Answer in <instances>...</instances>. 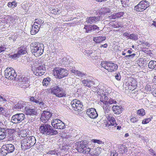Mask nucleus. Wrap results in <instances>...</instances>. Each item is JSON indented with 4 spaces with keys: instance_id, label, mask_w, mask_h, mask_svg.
Here are the masks:
<instances>
[{
    "instance_id": "f257e3e1",
    "label": "nucleus",
    "mask_w": 156,
    "mask_h": 156,
    "mask_svg": "<svg viewBox=\"0 0 156 156\" xmlns=\"http://www.w3.org/2000/svg\"><path fill=\"white\" fill-rule=\"evenodd\" d=\"M39 129L41 133L46 136L55 135L58 133L57 131L48 124H41L40 126Z\"/></svg>"
},
{
    "instance_id": "f03ea898",
    "label": "nucleus",
    "mask_w": 156,
    "mask_h": 156,
    "mask_svg": "<svg viewBox=\"0 0 156 156\" xmlns=\"http://www.w3.org/2000/svg\"><path fill=\"white\" fill-rule=\"evenodd\" d=\"M36 143V140L34 136H28L21 141V148L23 151L29 149Z\"/></svg>"
},
{
    "instance_id": "7ed1b4c3",
    "label": "nucleus",
    "mask_w": 156,
    "mask_h": 156,
    "mask_svg": "<svg viewBox=\"0 0 156 156\" xmlns=\"http://www.w3.org/2000/svg\"><path fill=\"white\" fill-rule=\"evenodd\" d=\"M31 53L36 56L41 55L44 51L43 44L39 42H33L30 45Z\"/></svg>"
},
{
    "instance_id": "20e7f679",
    "label": "nucleus",
    "mask_w": 156,
    "mask_h": 156,
    "mask_svg": "<svg viewBox=\"0 0 156 156\" xmlns=\"http://www.w3.org/2000/svg\"><path fill=\"white\" fill-rule=\"evenodd\" d=\"M68 74V71L67 70L60 67H55L53 70V74L59 79L67 76Z\"/></svg>"
},
{
    "instance_id": "39448f33",
    "label": "nucleus",
    "mask_w": 156,
    "mask_h": 156,
    "mask_svg": "<svg viewBox=\"0 0 156 156\" xmlns=\"http://www.w3.org/2000/svg\"><path fill=\"white\" fill-rule=\"evenodd\" d=\"M101 65L102 67L107 70L109 72H110L116 71L118 68L117 65L112 62H101Z\"/></svg>"
},
{
    "instance_id": "423d86ee",
    "label": "nucleus",
    "mask_w": 156,
    "mask_h": 156,
    "mask_svg": "<svg viewBox=\"0 0 156 156\" xmlns=\"http://www.w3.org/2000/svg\"><path fill=\"white\" fill-rule=\"evenodd\" d=\"M51 92L56 97L61 98L65 97L66 94L65 91L62 88L58 86L53 85L51 88Z\"/></svg>"
},
{
    "instance_id": "0eeeda50",
    "label": "nucleus",
    "mask_w": 156,
    "mask_h": 156,
    "mask_svg": "<svg viewBox=\"0 0 156 156\" xmlns=\"http://www.w3.org/2000/svg\"><path fill=\"white\" fill-rule=\"evenodd\" d=\"M108 121L106 124H105V126L108 128H116L117 129L119 130L121 128L120 126H117V124L116 123L115 118L112 115H108L107 117Z\"/></svg>"
},
{
    "instance_id": "6e6552de",
    "label": "nucleus",
    "mask_w": 156,
    "mask_h": 156,
    "mask_svg": "<svg viewBox=\"0 0 156 156\" xmlns=\"http://www.w3.org/2000/svg\"><path fill=\"white\" fill-rule=\"evenodd\" d=\"M15 150L14 145L12 144H6L2 146L0 152L3 156H6L8 153L12 152Z\"/></svg>"
},
{
    "instance_id": "1a4fd4ad",
    "label": "nucleus",
    "mask_w": 156,
    "mask_h": 156,
    "mask_svg": "<svg viewBox=\"0 0 156 156\" xmlns=\"http://www.w3.org/2000/svg\"><path fill=\"white\" fill-rule=\"evenodd\" d=\"M150 6L149 2L146 0L141 1L134 8V10L137 12H142Z\"/></svg>"
},
{
    "instance_id": "9d476101",
    "label": "nucleus",
    "mask_w": 156,
    "mask_h": 156,
    "mask_svg": "<svg viewBox=\"0 0 156 156\" xmlns=\"http://www.w3.org/2000/svg\"><path fill=\"white\" fill-rule=\"evenodd\" d=\"M5 77L9 80H15L17 76L15 70L12 68H7L5 70Z\"/></svg>"
},
{
    "instance_id": "9b49d317",
    "label": "nucleus",
    "mask_w": 156,
    "mask_h": 156,
    "mask_svg": "<svg viewBox=\"0 0 156 156\" xmlns=\"http://www.w3.org/2000/svg\"><path fill=\"white\" fill-rule=\"evenodd\" d=\"M45 67L44 64L32 68V70L34 74L37 76H41L45 72Z\"/></svg>"
},
{
    "instance_id": "f8f14e48",
    "label": "nucleus",
    "mask_w": 156,
    "mask_h": 156,
    "mask_svg": "<svg viewBox=\"0 0 156 156\" xmlns=\"http://www.w3.org/2000/svg\"><path fill=\"white\" fill-rule=\"evenodd\" d=\"M25 118L24 114L17 113L12 116L11 122L14 124L19 123L22 122Z\"/></svg>"
},
{
    "instance_id": "ddd939ff",
    "label": "nucleus",
    "mask_w": 156,
    "mask_h": 156,
    "mask_svg": "<svg viewBox=\"0 0 156 156\" xmlns=\"http://www.w3.org/2000/svg\"><path fill=\"white\" fill-rule=\"evenodd\" d=\"M51 125L55 129H63L65 127V124L61 120L54 119L51 121Z\"/></svg>"
},
{
    "instance_id": "4468645a",
    "label": "nucleus",
    "mask_w": 156,
    "mask_h": 156,
    "mask_svg": "<svg viewBox=\"0 0 156 156\" xmlns=\"http://www.w3.org/2000/svg\"><path fill=\"white\" fill-rule=\"evenodd\" d=\"M71 104L73 108L75 111L78 112L81 110L83 106L82 103L76 99H74L71 101Z\"/></svg>"
},
{
    "instance_id": "2eb2a0df",
    "label": "nucleus",
    "mask_w": 156,
    "mask_h": 156,
    "mask_svg": "<svg viewBox=\"0 0 156 156\" xmlns=\"http://www.w3.org/2000/svg\"><path fill=\"white\" fill-rule=\"evenodd\" d=\"M30 77L27 76H22L19 78V81L21 82V83L23 84L22 87L24 88L29 87L30 86Z\"/></svg>"
},
{
    "instance_id": "dca6fc26",
    "label": "nucleus",
    "mask_w": 156,
    "mask_h": 156,
    "mask_svg": "<svg viewBox=\"0 0 156 156\" xmlns=\"http://www.w3.org/2000/svg\"><path fill=\"white\" fill-rule=\"evenodd\" d=\"M52 114L49 111H43L40 118L41 121L44 123L46 122L52 116Z\"/></svg>"
},
{
    "instance_id": "f3484780",
    "label": "nucleus",
    "mask_w": 156,
    "mask_h": 156,
    "mask_svg": "<svg viewBox=\"0 0 156 156\" xmlns=\"http://www.w3.org/2000/svg\"><path fill=\"white\" fill-rule=\"evenodd\" d=\"M86 114L90 118L92 119L96 118L98 115L96 109L93 108L88 109L86 112Z\"/></svg>"
},
{
    "instance_id": "a211bd4d",
    "label": "nucleus",
    "mask_w": 156,
    "mask_h": 156,
    "mask_svg": "<svg viewBox=\"0 0 156 156\" xmlns=\"http://www.w3.org/2000/svg\"><path fill=\"white\" fill-rule=\"evenodd\" d=\"M84 29H85V32L86 33H90L94 30H96V32L100 30L99 27L95 25H85Z\"/></svg>"
},
{
    "instance_id": "6ab92c4d",
    "label": "nucleus",
    "mask_w": 156,
    "mask_h": 156,
    "mask_svg": "<svg viewBox=\"0 0 156 156\" xmlns=\"http://www.w3.org/2000/svg\"><path fill=\"white\" fill-rule=\"evenodd\" d=\"M25 113L27 115L31 116H35L37 115V112L36 109L31 108L29 107H25Z\"/></svg>"
},
{
    "instance_id": "aec40b11",
    "label": "nucleus",
    "mask_w": 156,
    "mask_h": 156,
    "mask_svg": "<svg viewBox=\"0 0 156 156\" xmlns=\"http://www.w3.org/2000/svg\"><path fill=\"white\" fill-rule=\"evenodd\" d=\"M100 19V16H91L87 17L86 19V22L87 24L95 23L99 21Z\"/></svg>"
},
{
    "instance_id": "412c9836",
    "label": "nucleus",
    "mask_w": 156,
    "mask_h": 156,
    "mask_svg": "<svg viewBox=\"0 0 156 156\" xmlns=\"http://www.w3.org/2000/svg\"><path fill=\"white\" fill-rule=\"evenodd\" d=\"M112 109L115 114L119 115L122 112L123 108L121 105H115L112 106Z\"/></svg>"
},
{
    "instance_id": "4be33fe9",
    "label": "nucleus",
    "mask_w": 156,
    "mask_h": 156,
    "mask_svg": "<svg viewBox=\"0 0 156 156\" xmlns=\"http://www.w3.org/2000/svg\"><path fill=\"white\" fill-rule=\"evenodd\" d=\"M84 86L90 87L93 85L94 84V82L92 80L84 79L81 81Z\"/></svg>"
},
{
    "instance_id": "5701e85b",
    "label": "nucleus",
    "mask_w": 156,
    "mask_h": 156,
    "mask_svg": "<svg viewBox=\"0 0 156 156\" xmlns=\"http://www.w3.org/2000/svg\"><path fill=\"white\" fill-rule=\"evenodd\" d=\"M26 105V102L22 101H20L16 104H14L13 108V110L21 109Z\"/></svg>"
},
{
    "instance_id": "b1692460",
    "label": "nucleus",
    "mask_w": 156,
    "mask_h": 156,
    "mask_svg": "<svg viewBox=\"0 0 156 156\" xmlns=\"http://www.w3.org/2000/svg\"><path fill=\"white\" fill-rule=\"evenodd\" d=\"M85 142L83 141L79 142L77 144V150L78 152L80 153H83L84 151H83V147L85 146Z\"/></svg>"
},
{
    "instance_id": "393cba45",
    "label": "nucleus",
    "mask_w": 156,
    "mask_h": 156,
    "mask_svg": "<svg viewBox=\"0 0 156 156\" xmlns=\"http://www.w3.org/2000/svg\"><path fill=\"white\" fill-rule=\"evenodd\" d=\"M27 47L25 46H22L18 48L17 53L20 55L26 54L27 53Z\"/></svg>"
},
{
    "instance_id": "a878e982",
    "label": "nucleus",
    "mask_w": 156,
    "mask_h": 156,
    "mask_svg": "<svg viewBox=\"0 0 156 156\" xmlns=\"http://www.w3.org/2000/svg\"><path fill=\"white\" fill-rule=\"evenodd\" d=\"M129 82V87L133 90L135 89L137 85L136 80L133 78H131L130 79Z\"/></svg>"
},
{
    "instance_id": "bb28decb",
    "label": "nucleus",
    "mask_w": 156,
    "mask_h": 156,
    "mask_svg": "<svg viewBox=\"0 0 156 156\" xmlns=\"http://www.w3.org/2000/svg\"><path fill=\"white\" fill-rule=\"evenodd\" d=\"M40 27L39 26L34 24L32 26V28L30 31V33L32 35H34L37 33L39 30Z\"/></svg>"
},
{
    "instance_id": "cd10ccee",
    "label": "nucleus",
    "mask_w": 156,
    "mask_h": 156,
    "mask_svg": "<svg viewBox=\"0 0 156 156\" xmlns=\"http://www.w3.org/2000/svg\"><path fill=\"white\" fill-rule=\"evenodd\" d=\"M105 39L106 37L105 36H100L93 37V40L96 43H100L105 41Z\"/></svg>"
},
{
    "instance_id": "c85d7f7f",
    "label": "nucleus",
    "mask_w": 156,
    "mask_h": 156,
    "mask_svg": "<svg viewBox=\"0 0 156 156\" xmlns=\"http://www.w3.org/2000/svg\"><path fill=\"white\" fill-rule=\"evenodd\" d=\"M7 133L6 129L0 127V140L4 139L6 136Z\"/></svg>"
},
{
    "instance_id": "c756f323",
    "label": "nucleus",
    "mask_w": 156,
    "mask_h": 156,
    "mask_svg": "<svg viewBox=\"0 0 156 156\" xmlns=\"http://www.w3.org/2000/svg\"><path fill=\"white\" fill-rule=\"evenodd\" d=\"M124 14V12H120L114 13L111 16L109 17L110 19H115L119 18L123 16Z\"/></svg>"
},
{
    "instance_id": "7c9ffc66",
    "label": "nucleus",
    "mask_w": 156,
    "mask_h": 156,
    "mask_svg": "<svg viewBox=\"0 0 156 156\" xmlns=\"http://www.w3.org/2000/svg\"><path fill=\"white\" fill-rule=\"evenodd\" d=\"M118 148V152L119 153L123 154L127 151V148L124 145L120 144Z\"/></svg>"
},
{
    "instance_id": "2f4dec72",
    "label": "nucleus",
    "mask_w": 156,
    "mask_h": 156,
    "mask_svg": "<svg viewBox=\"0 0 156 156\" xmlns=\"http://www.w3.org/2000/svg\"><path fill=\"white\" fill-rule=\"evenodd\" d=\"M71 72L74 73L75 75L79 76L80 77H83L87 75L85 73H82L80 71L75 70V69H72Z\"/></svg>"
},
{
    "instance_id": "473e14b6",
    "label": "nucleus",
    "mask_w": 156,
    "mask_h": 156,
    "mask_svg": "<svg viewBox=\"0 0 156 156\" xmlns=\"http://www.w3.org/2000/svg\"><path fill=\"white\" fill-rule=\"evenodd\" d=\"M105 104H103V108L104 110L105 113H108L111 109L112 106L105 102H104Z\"/></svg>"
},
{
    "instance_id": "72a5a7b5",
    "label": "nucleus",
    "mask_w": 156,
    "mask_h": 156,
    "mask_svg": "<svg viewBox=\"0 0 156 156\" xmlns=\"http://www.w3.org/2000/svg\"><path fill=\"white\" fill-rule=\"evenodd\" d=\"M149 68L156 70V61H150L148 64Z\"/></svg>"
},
{
    "instance_id": "f704fd0d",
    "label": "nucleus",
    "mask_w": 156,
    "mask_h": 156,
    "mask_svg": "<svg viewBox=\"0 0 156 156\" xmlns=\"http://www.w3.org/2000/svg\"><path fill=\"white\" fill-rule=\"evenodd\" d=\"M60 8L55 9H53L51 8H49V10L51 11V12L53 14H59L60 13Z\"/></svg>"
},
{
    "instance_id": "c9c22d12",
    "label": "nucleus",
    "mask_w": 156,
    "mask_h": 156,
    "mask_svg": "<svg viewBox=\"0 0 156 156\" xmlns=\"http://www.w3.org/2000/svg\"><path fill=\"white\" fill-rule=\"evenodd\" d=\"M51 81V79L50 77H47L44 78L42 82L43 85L47 86L49 84Z\"/></svg>"
},
{
    "instance_id": "e433bc0d",
    "label": "nucleus",
    "mask_w": 156,
    "mask_h": 156,
    "mask_svg": "<svg viewBox=\"0 0 156 156\" xmlns=\"http://www.w3.org/2000/svg\"><path fill=\"white\" fill-rule=\"evenodd\" d=\"M108 100V97L106 96V95L102 94L101 95V97L100 98V101L101 102L103 103V104H105L104 102H107V101Z\"/></svg>"
},
{
    "instance_id": "4c0bfd02",
    "label": "nucleus",
    "mask_w": 156,
    "mask_h": 156,
    "mask_svg": "<svg viewBox=\"0 0 156 156\" xmlns=\"http://www.w3.org/2000/svg\"><path fill=\"white\" fill-rule=\"evenodd\" d=\"M11 23L16 24L18 22L19 19L17 17H10L9 18Z\"/></svg>"
},
{
    "instance_id": "58836bf2",
    "label": "nucleus",
    "mask_w": 156,
    "mask_h": 156,
    "mask_svg": "<svg viewBox=\"0 0 156 156\" xmlns=\"http://www.w3.org/2000/svg\"><path fill=\"white\" fill-rule=\"evenodd\" d=\"M29 98L30 99V101L34 103H35L37 104L39 102V99L37 100V98L35 97L30 96Z\"/></svg>"
},
{
    "instance_id": "ea45409f",
    "label": "nucleus",
    "mask_w": 156,
    "mask_h": 156,
    "mask_svg": "<svg viewBox=\"0 0 156 156\" xmlns=\"http://www.w3.org/2000/svg\"><path fill=\"white\" fill-rule=\"evenodd\" d=\"M7 5L9 7L13 9L17 6V3L15 1H13L12 2H9Z\"/></svg>"
},
{
    "instance_id": "a19ab883",
    "label": "nucleus",
    "mask_w": 156,
    "mask_h": 156,
    "mask_svg": "<svg viewBox=\"0 0 156 156\" xmlns=\"http://www.w3.org/2000/svg\"><path fill=\"white\" fill-rule=\"evenodd\" d=\"M129 39L135 41L136 40L138 39V35L135 34H130L129 37Z\"/></svg>"
},
{
    "instance_id": "79ce46f5",
    "label": "nucleus",
    "mask_w": 156,
    "mask_h": 156,
    "mask_svg": "<svg viewBox=\"0 0 156 156\" xmlns=\"http://www.w3.org/2000/svg\"><path fill=\"white\" fill-rule=\"evenodd\" d=\"M44 23V21L40 19H36L35 20V22L34 24H38L40 26L42 24Z\"/></svg>"
},
{
    "instance_id": "37998d69",
    "label": "nucleus",
    "mask_w": 156,
    "mask_h": 156,
    "mask_svg": "<svg viewBox=\"0 0 156 156\" xmlns=\"http://www.w3.org/2000/svg\"><path fill=\"white\" fill-rule=\"evenodd\" d=\"M137 114L140 116H143L145 115V110L143 109H141L138 110L137 112Z\"/></svg>"
},
{
    "instance_id": "c03bdc74",
    "label": "nucleus",
    "mask_w": 156,
    "mask_h": 156,
    "mask_svg": "<svg viewBox=\"0 0 156 156\" xmlns=\"http://www.w3.org/2000/svg\"><path fill=\"white\" fill-rule=\"evenodd\" d=\"M83 151H84L83 152V153H88L90 151V148H89L88 146L86 145V144H85V146L83 147Z\"/></svg>"
},
{
    "instance_id": "a18cd8bd",
    "label": "nucleus",
    "mask_w": 156,
    "mask_h": 156,
    "mask_svg": "<svg viewBox=\"0 0 156 156\" xmlns=\"http://www.w3.org/2000/svg\"><path fill=\"white\" fill-rule=\"evenodd\" d=\"M3 112H2L1 114L6 117H8L9 115V111L6 108H4Z\"/></svg>"
},
{
    "instance_id": "49530a36",
    "label": "nucleus",
    "mask_w": 156,
    "mask_h": 156,
    "mask_svg": "<svg viewBox=\"0 0 156 156\" xmlns=\"http://www.w3.org/2000/svg\"><path fill=\"white\" fill-rule=\"evenodd\" d=\"M37 105L41 108H45L46 107V105L43 102L39 101V102L37 104Z\"/></svg>"
},
{
    "instance_id": "de8ad7c7",
    "label": "nucleus",
    "mask_w": 156,
    "mask_h": 156,
    "mask_svg": "<svg viewBox=\"0 0 156 156\" xmlns=\"http://www.w3.org/2000/svg\"><path fill=\"white\" fill-rule=\"evenodd\" d=\"M152 119V117H150L145 119L143 120L142 123L143 124H146L148 123L151 121Z\"/></svg>"
},
{
    "instance_id": "09e8293b",
    "label": "nucleus",
    "mask_w": 156,
    "mask_h": 156,
    "mask_svg": "<svg viewBox=\"0 0 156 156\" xmlns=\"http://www.w3.org/2000/svg\"><path fill=\"white\" fill-rule=\"evenodd\" d=\"M91 141L94 143H97L99 144H104V142L99 140L92 139Z\"/></svg>"
},
{
    "instance_id": "8fccbe9b",
    "label": "nucleus",
    "mask_w": 156,
    "mask_h": 156,
    "mask_svg": "<svg viewBox=\"0 0 156 156\" xmlns=\"http://www.w3.org/2000/svg\"><path fill=\"white\" fill-rule=\"evenodd\" d=\"M20 56V55L18 54V53L17 52L16 54H15L13 55H11L9 56V57L10 58L15 59H16Z\"/></svg>"
},
{
    "instance_id": "3c124183",
    "label": "nucleus",
    "mask_w": 156,
    "mask_h": 156,
    "mask_svg": "<svg viewBox=\"0 0 156 156\" xmlns=\"http://www.w3.org/2000/svg\"><path fill=\"white\" fill-rule=\"evenodd\" d=\"M138 120L137 117H132L130 119V122L133 123H135L137 122Z\"/></svg>"
},
{
    "instance_id": "603ef678",
    "label": "nucleus",
    "mask_w": 156,
    "mask_h": 156,
    "mask_svg": "<svg viewBox=\"0 0 156 156\" xmlns=\"http://www.w3.org/2000/svg\"><path fill=\"white\" fill-rule=\"evenodd\" d=\"M107 103L109 105H112L113 104H115L117 103L116 101L114 100L112 98H110L108 101H107Z\"/></svg>"
},
{
    "instance_id": "864d4df0",
    "label": "nucleus",
    "mask_w": 156,
    "mask_h": 156,
    "mask_svg": "<svg viewBox=\"0 0 156 156\" xmlns=\"http://www.w3.org/2000/svg\"><path fill=\"white\" fill-rule=\"evenodd\" d=\"M48 153L51 154H56L57 155H58L59 154V153L56 152L55 150H50L48 152Z\"/></svg>"
},
{
    "instance_id": "5fc2aeb1",
    "label": "nucleus",
    "mask_w": 156,
    "mask_h": 156,
    "mask_svg": "<svg viewBox=\"0 0 156 156\" xmlns=\"http://www.w3.org/2000/svg\"><path fill=\"white\" fill-rule=\"evenodd\" d=\"M136 54L135 53H133V54L131 55H126L124 58H125L126 59H129L130 58L131 59L133 58L136 55Z\"/></svg>"
},
{
    "instance_id": "6e6d98bb",
    "label": "nucleus",
    "mask_w": 156,
    "mask_h": 156,
    "mask_svg": "<svg viewBox=\"0 0 156 156\" xmlns=\"http://www.w3.org/2000/svg\"><path fill=\"white\" fill-rule=\"evenodd\" d=\"M33 146L36 150H39L41 147L40 143L38 142L36 144H35Z\"/></svg>"
},
{
    "instance_id": "4d7b16f0",
    "label": "nucleus",
    "mask_w": 156,
    "mask_h": 156,
    "mask_svg": "<svg viewBox=\"0 0 156 156\" xmlns=\"http://www.w3.org/2000/svg\"><path fill=\"white\" fill-rule=\"evenodd\" d=\"M104 13H110L111 12V10L108 8H104L103 9Z\"/></svg>"
},
{
    "instance_id": "13d9d810",
    "label": "nucleus",
    "mask_w": 156,
    "mask_h": 156,
    "mask_svg": "<svg viewBox=\"0 0 156 156\" xmlns=\"http://www.w3.org/2000/svg\"><path fill=\"white\" fill-rule=\"evenodd\" d=\"M6 48L4 45H2L0 46V53L4 51Z\"/></svg>"
},
{
    "instance_id": "bf43d9fd",
    "label": "nucleus",
    "mask_w": 156,
    "mask_h": 156,
    "mask_svg": "<svg viewBox=\"0 0 156 156\" xmlns=\"http://www.w3.org/2000/svg\"><path fill=\"white\" fill-rule=\"evenodd\" d=\"M140 42L142 44L144 45L145 46H146L149 47L150 46L151 44L147 42H146L143 41H140Z\"/></svg>"
},
{
    "instance_id": "052dcab7",
    "label": "nucleus",
    "mask_w": 156,
    "mask_h": 156,
    "mask_svg": "<svg viewBox=\"0 0 156 156\" xmlns=\"http://www.w3.org/2000/svg\"><path fill=\"white\" fill-rule=\"evenodd\" d=\"M127 0H121V2L123 7H125L127 6L128 4L126 3Z\"/></svg>"
},
{
    "instance_id": "680f3d73",
    "label": "nucleus",
    "mask_w": 156,
    "mask_h": 156,
    "mask_svg": "<svg viewBox=\"0 0 156 156\" xmlns=\"http://www.w3.org/2000/svg\"><path fill=\"white\" fill-rule=\"evenodd\" d=\"M6 101L7 100L5 98L0 96V104H2Z\"/></svg>"
},
{
    "instance_id": "e2e57ef3",
    "label": "nucleus",
    "mask_w": 156,
    "mask_h": 156,
    "mask_svg": "<svg viewBox=\"0 0 156 156\" xmlns=\"http://www.w3.org/2000/svg\"><path fill=\"white\" fill-rule=\"evenodd\" d=\"M115 77L116 79L118 80H119L121 78V76L119 73L116 74V75L115 76Z\"/></svg>"
},
{
    "instance_id": "0e129e2a",
    "label": "nucleus",
    "mask_w": 156,
    "mask_h": 156,
    "mask_svg": "<svg viewBox=\"0 0 156 156\" xmlns=\"http://www.w3.org/2000/svg\"><path fill=\"white\" fill-rule=\"evenodd\" d=\"M149 154L151 155H153L155 153V152L154 150L151 149L149 150Z\"/></svg>"
},
{
    "instance_id": "69168bd1",
    "label": "nucleus",
    "mask_w": 156,
    "mask_h": 156,
    "mask_svg": "<svg viewBox=\"0 0 156 156\" xmlns=\"http://www.w3.org/2000/svg\"><path fill=\"white\" fill-rule=\"evenodd\" d=\"M130 34L128 33H125L123 34V36L126 37L127 38L129 39V37Z\"/></svg>"
},
{
    "instance_id": "338daca9",
    "label": "nucleus",
    "mask_w": 156,
    "mask_h": 156,
    "mask_svg": "<svg viewBox=\"0 0 156 156\" xmlns=\"http://www.w3.org/2000/svg\"><path fill=\"white\" fill-rule=\"evenodd\" d=\"M71 136L69 135H65L63 136V138L65 139H68Z\"/></svg>"
},
{
    "instance_id": "774afa93",
    "label": "nucleus",
    "mask_w": 156,
    "mask_h": 156,
    "mask_svg": "<svg viewBox=\"0 0 156 156\" xmlns=\"http://www.w3.org/2000/svg\"><path fill=\"white\" fill-rule=\"evenodd\" d=\"M145 89L147 90V91H151V88L150 86L149 85H147L145 87Z\"/></svg>"
}]
</instances>
